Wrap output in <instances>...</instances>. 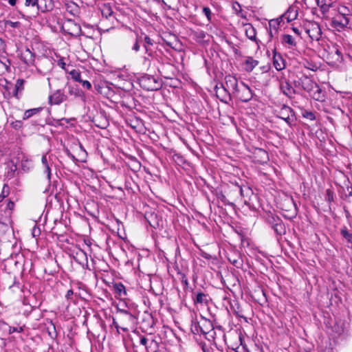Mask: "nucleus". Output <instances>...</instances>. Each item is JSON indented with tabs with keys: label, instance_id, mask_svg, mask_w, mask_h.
Returning <instances> with one entry per match:
<instances>
[{
	"label": "nucleus",
	"instance_id": "nucleus-40",
	"mask_svg": "<svg viewBox=\"0 0 352 352\" xmlns=\"http://www.w3.org/2000/svg\"><path fill=\"white\" fill-rule=\"evenodd\" d=\"M150 341V340L147 339L145 337H142L140 338V344L143 346H144L145 347L146 346V345L148 344V342Z\"/></svg>",
	"mask_w": 352,
	"mask_h": 352
},
{
	"label": "nucleus",
	"instance_id": "nucleus-49",
	"mask_svg": "<svg viewBox=\"0 0 352 352\" xmlns=\"http://www.w3.org/2000/svg\"><path fill=\"white\" fill-rule=\"evenodd\" d=\"M17 0H8V3H10V5H11L12 6H14L16 5V3Z\"/></svg>",
	"mask_w": 352,
	"mask_h": 352
},
{
	"label": "nucleus",
	"instance_id": "nucleus-16",
	"mask_svg": "<svg viewBox=\"0 0 352 352\" xmlns=\"http://www.w3.org/2000/svg\"><path fill=\"white\" fill-rule=\"evenodd\" d=\"M298 15V10L294 7H289L287 12L282 16V18L287 19V22L295 20Z\"/></svg>",
	"mask_w": 352,
	"mask_h": 352
},
{
	"label": "nucleus",
	"instance_id": "nucleus-36",
	"mask_svg": "<svg viewBox=\"0 0 352 352\" xmlns=\"http://www.w3.org/2000/svg\"><path fill=\"white\" fill-rule=\"evenodd\" d=\"M203 13L206 16L208 19L210 21V16H211V10H210V9L209 8H208V7H204L203 8Z\"/></svg>",
	"mask_w": 352,
	"mask_h": 352
},
{
	"label": "nucleus",
	"instance_id": "nucleus-30",
	"mask_svg": "<svg viewBox=\"0 0 352 352\" xmlns=\"http://www.w3.org/2000/svg\"><path fill=\"white\" fill-rule=\"evenodd\" d=\"M69 74L74 80L76 82H81L80 73L78 71L73 69L69 72Z\"/></svg>",
	"mask_w": 352,
	"mask_h": 352
},
{
	"label": "nucleus",
	"instance_id": "nucleus-20",
	"mask_svg": "<svg viewBox=\"0 0 352 352\" xmlns=\"http://www.w3.org/2000/svg\"><path fill=\"white\" fill-rule=\"evenodd\" d=\"M144 42L146 43L144 45L146 54L148 55V56H152V52L148 49L147 45H153V41L147 35H144Z\"/></svg>",
	"mask_w": 352,
	"mask_h": 352
},
{
	"label": "nucleus",
	"instance_id": "nucleus-14",
	"mask_svg": "<svg viewBox=\"0 0 352 352\" xmlns=\"http://www.w3.org/2000/svg\"><path fill=\"white\" fill-rule=\"evenodd\" d=\"M281 41L282 43L287 45L289 48H293L296 47L297 44L296 38L290 34H283Z\"/></svg>",
	"mask_w": 352,
	"mask_h": 352
},
{
	"label": "nucleus",
	"instance_id": "nucleus-55",
	"mask_svg": "<svg viewBox=\"0 0 352 352\" xmlns=\"http://www.w3.org/2000/svg\"><path fill=\"white\" fill-rule=\"evenodd\" d=\"M144 62H145V63H146V62H148V63H150V60H149V59H148V57H145V58H144Z\"/></svg>",
	"mask_w": 352,
	"mask_h": 352
},
{
	"label": "nucleus",
	"instance_id": "nucleus-53",
	"mask_svg": "<svg viewBox=\"0 0 352 352\" xmlns=\"http://www.w3.org/2000/svg\"><path fill=\"white\" fill-rule=\"evenodd\" d=\"M283 118V119L286 122L289 123V120H290V118H289V116H288V117H287V118Z\"/></svg>",
	"mask_w": 352,
	"mask_h": 352
},
{
	"label": "nucleus",
	"instance_id": "nucleus-56",
	"mask_svg": "<svg viewBox=\"0 0 352 352\" xmlns=\"http://www.w3.org/2000/svg\"><path fill=\"white\" fill-rule=\"evenodd\" d=\"M270 34L271 37H272V36H273V32H272V30H270Z\"/></svg>",
	"mask_w": 352,
	"mask_h": 352
},
{
	"label": "nucleus",
	"instance_id": "nucleus-21",
	"mask_svg": "<svg viewBox=\"0 0 352 352\" xmlns=\"http://www.w3.org/2000/svg\"><path fill=\"white\" fill-rule=\"evenodd\" d=\"M41 110V108H34V109H30L26 110L24 112L23 119V120L29 119L32 116L39 113Z\"/></svg>",
	"mask_w": 352,
	"mask_h": 352
},
{
	"label": "nucleus",
	"instance_id": "nucleus-26",
	"mask_svg": "<svg viewBox=\"0 0 352 352\" xmlns=\"http://www.w3.org/2000/svg\"><path fill=\"white\" fill-rule=\"evenodd\" d=\"M24 326H19V327H10L8 325V329L7 335L12 334L13 333H21L23 331Z\"/></svg>",
	"mask_w": 352,
	"mask_h": 352
},
{
	"label": "nucleus",
	"instance_id": "nucleus-46",
	"mask_svg": "<svg viewBox=\"0 0 352 352\" xmlns=\"http://www.w3.org/2000/svg\"><path fill=\"white\" fill-rule=\"evenodd\" d=\"M73 291L72 289H69L67 291L65 296L67 298H69L73 295Z\"/></svg>",
	"mask_w": 352,
	"mask_h": 352
},
{
	"label": "nucleus",
	"instance_id": "nucleus-39",
	"mask_svg": "<svg viewBox=\"0 0 352 352\" xmlns=\"http://www.w3.org/2000/svg\"><path fill=\"white\" fill-rule=\"evenodd\" d=\"M82 85L83 87L86 88L87 89H90L91 88V85L88 80H81Z\"/></svg>",
	"mask_w": 352,
	"mask_h": 352
},
{
	"label": "nucleus",
	"instance_id": "nucleus-50",
	"mask_svg": "<svg viewBox=\"0 0 352 352\" xmlns=\"http://www.w3.org/2000/svg\"><path fill=\"white\" fill-rule=\"evenodd\" d=\"M23 80H18L16 82V87H19V86H21L23 85Z\"/></svg>",
	"mask_w": 352,
	"mask_h": 352
},
{
	"label": "nucleus",
	"instance_id": "nucleus-27",
	"mask_svg": "<svg viewBox=\"0 0 352 352\" xmlns=\"http://www.w3.org/2000/svg\"><path fill=\"white\" fill-rule=\"evenodd\" d=\"M281 19L282 17L276 19H272L269 23L270 28L272 29L273 28L275 32H277V29L278 28Z\"/></svg>",
	"mask_w": 352,
	"mask_h": 352
},
{
	"label": "nucleus",
	"instance_id": "nucleus-28",
	"mask_svg": "<svg viewBox=\"0 0 352 352\" xmlns=\"http://www.w3.org/2000/svg\"><path fill=\"white\" fill-rule=\"evenodd\" d=\"M142 41V36L138 34L136 35L135 42L132 47V50L135 52H138L140 50V43Z\"/></svg>",
	"mask_w": 352,
	"mask_h": 352
},
{
	"label": "nucleus",
	"instance_id": "nucleus-15",
	"mask_svg": "<svg viewBox=\"0 0 352 352\" xmlns=\"http://www.w3.org/2000/svg\"><path fill=\"white\" fill-rule=\"evenodd\" d=\"M21 59L25 64L31 65L34 64V56L33 53L27 48L21 53Z\"/></svg>",
	"mask_w": 352,
	"mask_h": 352
},
{
	"label": "nucleus",
	"instance_id": "nucleus-2",
	"mask_svg": "<svg viewBox=\"0 0 352 352\" xmlns=\"http://www.w3.org/2000/svg\"><path fill=\"white\" fill-rule=\"evenodd\" d=\"M232 94L237 99L244 102L250 101L252 98V90L247 85L242 82L239 83V87L235 91L232 92Z\"/></svg>",
	"mask_w": 352,
	"mask_h": 352
},
{
	"label": "nucleus",
	"instance_id": "nucleus-5",
	"mask_svg": "<svg viewBox=\"0 0 352 352\" xmlns=\"http://www.w3.org/2000/svg\"><path fill=\"white\" fill-rule=\"evenodd\" d=\"M41 162L43 166V173L47 175V178L50 182L51 180V168L54 164L53 157L51 155L47 154L43 155L41 158Z\"/></svg>",
	"mask_w": 352,
	"mask_h": 352
},
{
	"label": "nucleus",
	"instance_id": "nucleus-11",
	"mask_svg": "<svg viewBox=\"0 0 352 352\" xmlns=\"http://www.w3.org/2000/svg\"><path fill=\"white\" fill-rule=\"evenodd\" d=\"M113 288L115 292L116 298H124L126 296V290L124 285L122 283H116L113 285Z\"/></svg>",
	"mask_w": 352,
	"mask_h": 352
},
{
	"label": "nucleus",
	"instance_id": "nucleus-45",
	"mask_svg": "<svg viewBox=\"0 0 352 352\" xmlns=\"http://www.w3.org/2000/svg\"><path fill=\"white\" fill-rule=\"evenodd\" d=\"M14 204L12 201H9L7 204V209L12 210L14 208Z\"/></svg>",
	"mask_w": 352,
	"mask_h": 352
},
{
	"label": "nucleus",
	"instance_id": "nucleus-41",
	"mask_svg": "<svg viewBox=\"0 0 352 352\" xmlns=\"http://www.w3.org/2000/svg\"><path fill=\"white\" fill-rule=\"evenodd\" d=\"M327 199L329 201H333V194L330 190H327Z\"/></svg>",
	"mask_w": 352,
	"mask_h": 352
},
{
	"label": "nucleus",
	"instance_id": "nucleus-38",
	"mask_svg": "<svg viewBox=\"0 0 352 352\" xmlns=\"http://www.w3.org/2000/svg\"><path fill=\"white\" fill-rule=\"evenodd\" d=\"M40 233H41L40 229L38 227L34 226L32 228V236L34 237H36V236H39Z\"/></svg>",
	"mask_w": 352,
	"mask_h": 352
},
{
	"label": "nucleus",
	"instance_id": "nucleus-44",
	"mask_svg": "<svg viewBox=\"0 0 352 352\" xmlns=\"http://www.w3.org/2000/svg\"><path fill=\"white\" fill-rule=\"evenodd\" d=\"M58 65L62 69H65V63L63 58H60L58 60L57 63Z\"/></svg>",
	"mask_w": 352,
	"mask_h": 352
},
{
	"label": "nucleus",
	"instance_id": "nucleus-24",
	"mask_svg": "<svg viewBox=\"0 0 352 352\" xmlns=\"http://www.w3.org/2000/svg\"><path fill=\"white\" fill-rule=\"evenodd\" d=\"M117 311L118 312H120L124 316H126L127 319L130 321H132L133 320V315L129 311L128 309L120 307L118 305L117 306Z\"/></svg>",
	"mask_w": 352,
	"mask_h": 352
},
{
	"label": "nucleus",
	"instance_id": "nucleus-23",
	"mask_svg": "<svg viewBox=\"0 0 352 352\" xmlns=\"http://www.w3.org/2000/svg\"><path fill=\"white\" fill-rule=\"evenodd\" d=\"M145 348L148 352H157L158 348L157 342L153 339H151Z\"/></svg>",
	"mask_w": 352,
	"mask_h": 352
},
{
	"label": "nucleus",
	"instance_id": "nucleus-10",
	"mask_svg": "<svg viewBox=\"0 0 352 352\" xmlns=\"http://www.w3.org/2000/svg\"><path fill=\"white\" fill-rule=\"evenodd\" d=\"M142 83L144 84V87L147 90H155L159 87V84L153 77L144 78L142 80Z\"/></svg>",
	"mask_w": 352,
	"mask_h": 352
},
{
	"label": "nucleus",
	"instance_id": "nucleus-4",
	"mask_svg": "<svg viewBox=\"0 0 352 352\" xmlns=\"http://www.w3.org/2000/svg\"><path fill=\"white\" fill-rule=\"evenodd\" d=\"M305 32L312 41H318L321 37V30L317 23H309Z\"/></svg>",
	"mask_w": 352,
	"mask_h": 352
},
{
	"label": "nucleus",
	"instance_id": "nucleus-42",
	"mask_svg": "<svg viewBox=\"0 0 352 352\" xmlns=\"http://www.w3.org/2000/svg\"><path fill=\"white\" fill-rule=\"evenodd\" d=\"M80 31V26L77 24H74V32H70V34H78Z\"/></svg>",
	"mask_w": 352,
	"mask_h": 352
},
{
	"label": "nucleus",
	"instance_id": "nucleus-25",
	"mask_svg": "<svg viewBox=\"0 0 352 352\" xmlns=\"http://www.w3.org/2000/svg\"><path fill=\"white\" fill-rule=\"evenodd\" d=\"M206 296L204 293H198L194 300L195 303L203 304L206 302Z\"/></svg>",
	"mask_w": 352,
	"mask_h": 352
},
{
	"label": "nucleus",
	"instance_id": "nucleus-13",
	"mask_svg": "<svg viewBox=\"0 0 352 352\" xmlns=\"http://www.w3.org/2000/svg\"><path fill=\"white\" fill-rule=\"evenodd\" d=\"M65 8L67 12L74 16H77L79 14V7L76 3L73 1L65 2Z\"/></svg>",
	"mask_w": 352,
	"mask_h": 352
},
{
	"label": "nucleus",
	"instance_id": "nucleus-18",
	"mask_svg": "<svg viewBox=\"0 0 352 352\" xmlns=\"http://www.w3.org/2000/svg\"><path fill=\"white\" fill-rule=\"evenodd\" d=\"M247 37L252 40H256V30L251 24H246L244 27Z\"/></svg>",
	"mask_w": 352,
	"mask_h": 352
},
{
	"label": "nucleus",
	"instance_id": "nucleus-34",
	"mask_svg": "<svg viewBox=\"0 0 352 352\" xmlns=\"http://www.w3.org/2000/svg\"><path fill=\"white\" fill-rule=\"evenodd\" d=\"M191 330L195 334L201 333L200 329L199 328L198 322H194L191 326Z\"/></svg>",
	"mask_w": 352,
	"mask_h": 352
},
{
	"label": "nucleus",
	"instance_id": "nucleus-57",
	"mask_svg": "<svg viewBox=\"0 0 352 352\" xmlns=\"http://www.w3.org/2000/svg\"><path fill=\"white\" fill-rule=\"evenodd\" d=\"M262 153H263L265 155H266V157H267V155L266 152H265V151H262Z\"/></svg>",
	"mask_w": 352,
	"mask_h": 352
},
{
	"label": "nucleus",
	"instance_id": "nucleus-19",
	"mask_svg": "<svg viewBox=\"0 0 352 352\" xmlns=\"http://www.w3.org/2000/svg\"><path fill=\"white\" fill-rule=\"evenodd\" d=\"M258 63V62L256 60L248 56L245 61V69L247 72H252Z\"/></svg>",
	"mask_w": 352,
	"mask_h": 352
},
{
	"label": "nucleus",
	"instance_id": "nucleus-47",
	"mask_svg": "<svg viewBox=\"0 0 352 352\" xmlns=\"http://www.w3.org/2000/svg\"><path fill=\"white\" fill-rule=\"evenodd\" d=\"M307 117L308 118H309L310 120H314V119H315V116H314V113H311V112L308 113H307Z\"/></svg>",
	"mask_w": 352,
	"mask_h": 352
},
{
	"label": "nucleus",
	"instance_id": "nucleus-33",
	"mask_svg": "<svg viewBox=\"0 0 352 352\" xmlns=\"http://www.w3.org/2000/svg\"><path fill=\"white\" fill-rule=\"evenodd\" d=\"M6 26H10L13 28H17L20 27V23L19 21L12 22L11 21H6L5 22Z\"/></svg>",
	"mask_w": 352,
	"mask_h": 352
},
{
	"label": "nucleus",
	"instance_id": "nucleus-22",
	"mask_svg": "<svg viewBox=\"0 0 352 352\" xmlns=\"http://www.w3.org/2000/svg\"><path fill=\"white\" fill-rule=\"evenodd\" d=\"M21 164V168L25 171L29 170L32 166L31 161L24 155H22Z\"/></svg>",
	"mask_w": 352,
	"mask_h": 352
},
{
	"label": "nucleus",
	"instance_id": "nucleus-1",
	"mask_svg": "<svg viewBox=\"0 0 352 352\" xmlns=\"http://www.w3.org/2000/svg\"><path fill=\"white\" fill-rule=\"evenodd\" d=\"M46 10L41 8L38 0H25L24 11L21 12L20 14L23 18L26 19L35 17L38 14L39 11L44 12Z\"/></svg>",
	"mask_w": 352,
	"mask_h": 352
},
{
	"label": "nucleus",
	"instance_id": "nucleus-3",
	"mask_svg": "<svg viewBox=\"0 0 352 352\" xmlns=\"http://www.w3.org/2000/svg\"><path fill=\"white\" fill-rule=\"evenodd\" d=\"M349 21L346 14L342 10H340L339 13L332 19L331 25L340 31L348 25Z\"/></svg>",
	"mask_w": 352,
	"mask_h": 352
},
{
	"label": "nucleus",
	"instance_id": "nucleus-6",
	"mask_svg": "<svg viewBox=\"0 0 352 352\" xmlns=\"http://www.w3.org/2000/svg\"><path fill=\"white\" fill-rule=\"evenodd\" d=\"M217 97L223 102L228 103L231 100V94L224 85L215 87Z\"/></svg>",
	"mask_w": 352,
	"mask_h": 352
},
{
	"label": "nucleus",
	"instance_id": "nucleus-43",
	"mask_svg": "<svg viewBox=\"0 0 352 352\" xmlns=\"http://www.w3.org/2000/svg\"><path fill=\"white\" fill-rule=\"evenodd\" d=\"M335 54L337 56V58H336V60L337 61H339L340 59H342V53L337 48L335 49Z\"/></svg>",
	"mask_w": 352,
	"mask_h": 352
},
{
	"label": "nucleus",
	"instance_id": "nucleus-17",
	"mask_svg": "<svg viewBox=\"0 0 352 352\" xmlns=\"http://www.w3.org/2000/svg\"><path fill=\"white\" fill-rule=\"evenodd\" d=\"M280 90L287 96L291 97L294 94V89L287 82L280 83Z\"/></svg>",
	"mask_w": 352,
	"mask_h": 352
},
{
	"label": "nucleus",
	"instance_id": "nucleus-54",
	"mask_svg": "<svg viewBox=\"0 0 352 352\" xmlns=\"http://www.w3.org/2000/svg\"><path fill=\"white\" fill-rule=\"evenodd\" d=\"M284 109L286 111H291V109L289 107H285Z\"/></svg>",
	"mask_w": 352,
	"mask_h": 352
},
{
	"label": "nucleus",
	"instance_id": "nucleus-29",
	"mask_svg": "<svg viewBox=\"0 0 352 352\" xmlns=\"http://www.w3.org/2000/svg\"><path fill=\"white\" fill-rule=\"evenodd\" d=\"M341 234L342 236L349 243L352 244V233L348 232V230L344 228L341 230Z\"/></svg>",
	"mask_w": 352,
	"mask_h": 352
},
{
	"label": "nucleus",
	"instance_id": "nucleus-37",
	"mask_svg": "<svg viewBox=\"0 0 352 352\" xmlns=\"http://www.w3.org/2000/svg\"><path fill=\"white\" fill-rule=\"evenodd\" d=\"M196 36L199 40H204L206 37V33L202 30L197 31L196 32Z\"/></svg>",
	"mask_w": 352,
	"mask_h": 352
},
{
	"label": "nucleus",
	"instance_id": "nucleus-31",
	"mask_svg": "<svg viewBox=\"0 0 352 352\" xmlns=\"http://www.w3.org/2000/svg\"><path fill=\"white\" fill-rule=\"evenodd\" d=\"M8 324L3 321H0V334L1 336L7 335Z\"/></svg>",
	"mask_w": 352,
	"mask_h": 352
},
{
	"label": "nucleus",
	"instance_id": "nucleus-7",
	"mask_svg": "<svg viewBox=\"0 0 352 352\" xmlns=\"http://www.w3.org/2000/svg\"><path fill=\"white\" fill-rule=\"evenodd\" d=\"M67 96L61 90L58 89L50 96L49 100L52 104H59L64 102Z\"/></svg>",
	"mask_w": 352,
	"mask_h": 352
},
{
	"label": "nucleus",
	"instance_id": "nucleus-8",
	"mask_svg": "<svg viewBox=\"0 0 352 352\" xmlns=\"http://www.w3.org/2000/svg\"><path fill=\"white\" fill-rule=\"evenodd\" d=\"M199 328L201 333L207 334L211 331L212 325L210 320L201 316L200 321L198 322Z\"/></svg>",
	"mask_w": 352,
	"mask_h": 352
},
{
	"label": "nucleus",
	"instance_id": "nucleus-51",
	"mask_svg": "<svg viewBox=\"0 0 352 352\" xmlns=\"http://www.w3.org/2000/svg\"><path fill=\"white\" fill-rule=\"evenodd\" d=\"M6 346V341L4 339H1V347L3 348Z\"/></svg>",
	"mask_w": 352,
	"mask_h": 352
},
{
	"label": "nucleus",
	"instance_id": "nucleus-52",
	"mask_svg": "<svg viewBox=\"0 0 352 352\" xmlns=\"http://www.w3.org/2000/svg\"><path fill=\"white\" fill-rule=\"evenodd\" d=\"M278 227L282 228V224H278V223H276V224L275 225V230H276V232H278V231L279 230Z\"/></svg>",
	"mask_w": 352,
	"mask_h": 352
},
{
	"label": "nucleus",
	"instance_id": "nucleus-58",
	"mask_svg": "<svg viewBox=\"0 0 352 352\" xmlns=\"http://www.w3.org/2000/svg\"><path fill=\"white\" fill-rule=\"evenodd\" d=\"M113 324L116 326V328H118V325L116 324L115 320H113Z\"/></svg>",
	"mask_w": 352,
	"mask_h": 352
},
{
	"label": "nucleus",
	"instance_id": "nucleus-35",
	"mask_svg": "<svg viewBox=\"0 0 352 352\" xmlns=\"http://www.w3.org/2000/svg\"><path fill=\"white\" fill-rule=\"evenodd\" d=\"M69 93L71 95H74L76 96H79L81 95V91L80 90L71 87H69Z\"/></svg>",
	"mask_w": 352,
	"mask_h": 352
},
{
	"label": "nucleus",
	"instance_id": "nucleus-59",
	"mask_svg": "<svg viewBox=\"0 0 352 352\" xmlns=\"http://www.w3.org/2000/svg\"><path fill=\"white\" fill-rule=\"evenodd\" d=\"M202 349L204 352H206L204 346H202Z\"/></svg>",
	"mask_w": 352,
	"mask_h": 352
},
{
	"label": "nucleus",
	"instance_id": "nucleus-12",
	"mask_svg": "<svg viewBox=\"0 0 352 352\" xmlns=\"http://www.w3.org/2000/svg\"><path fill=\"white\" fill-rule=\"evenodd\" d=\"M273 64L278 71H281L285 67V60L280 54L274 52L273 56Z\"/></svg>",
	"mask_w": 352,
	"mask_h": 352
},
{
	"label": "nucleus",
	"instance_id": "nucleus-9",
	"mask_svg": "<svg viewBox=\"0 0 352 352\" xmlns=\"http://www.w3.org/2000/svg\"><path fill=\"white\" fill-rule=\"evenodd\" d=\"M228 89H232V92L239 87V83L237 79L231 75H228L225 77V85Z\"/></svg>",
	"mask_w": 352,
	"mask_h": 352
},
{
	"label": "nucleus",
	"instance_id": "nucleus-48",
	"mask_svg": "<svg viewBox=\"0 0 352 352\" xmlns=\"http://www.w3.org/2000/svg\"><path fill=\"white\" fill-rule=\"evenodd\" d=\"M293 31L294 32V33L298 36H300V32L299 31V30L296 28H292Z\"/></svg>",
	"mask_w": 352,
	"mask_h": 352
},
{
	"label": "nucleus",
	"instance_id": "nucleus-32",
	"mask_svg": "<svg viewBox=\"0 0 352 352\" xmlns=\"http://www.w3.org/2000/svg\"><path fill=\"white\" fill-rule=\"evenodd\" d=\"M8 186L6 184H4L1 194L0 195V202L2 201L3 199L8 196Z\"/></svg>",
	"mask_w": 352,
	"mask_h": 352
}]
</instances>
